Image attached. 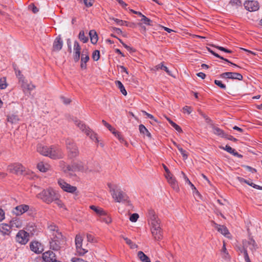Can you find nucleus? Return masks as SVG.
Listing matches in <instances>:
<instances>
[{
	"mask_svg": "<svg viewBox=\"0 0 262 262\" xmlns=\"http://www.w3.org/2000/svg\"><path fill=\"white\" fill-rule=\"evenodd\" d=\"M122 237L125 241L126 243L130 246V248L135 249L137 247V245L134 243L130 239L127 237H124L123 236H122Z\"/></svg>",
	"mask_w": 262,
	"mask_h": 262,
	"instance_id": "nucleus-43",
	"label": "nucleus"
},
{
	"mask_svg": "<svg viewBox=\"0 0 262 262\" xmlns=\"http://www.w3.org/2000/svg\"><path fill=\"white\" fill-rule=\"evenodd\" d=\"M75 124L82 132L84 133L88 136H89L91 139L96 142H98L96 134L95 133L89 126H86L84 123L77 120L75 121Z\"/></svg>",
	"mask_w": 262,
	"mask_h": 262,
	"instance_id": "nucleus-4",
	"label": "nucleus"
},
{
	"mask_svg": "<svg viewBox=\"0 0 262 262\" xmlns=\"http://www.w3.org/2000/svg\"><path fill=\"white\" fill-rule=\"evenodd\" d=\"M220 77L225 79L242 80L243 77L242 74L236 72H225L221 74Z\"/></svg>",
	"mask_w": 262,
	"mask_h": 262,
	"instance_id": "nucleus-12",
	"label": "nucleus"
},
{
	"mask_svg": "<svg viewBox=\"0 0 262 262\" xmlns=\"http://www.w3.org/2000/svg\"><path fill=\"white\" fill-rule=\"evenodd\" d=\"M243 251H244V258H245V260L246 261V262H251L249 257V255H248V254L247 250H244Z\"/></svg>",
	"mask_w": 262,
	"mask_h": 262,
	"instance_id": "nucleus-58",
	"label": "nucleus"
},
{
	"mask_svg": "<svg viewBox=\"0 0 262 262\" xmlns=\"http://www.w3.org/2000/svg\"><path fill=\"white\" fill-rule=\"evenodd\" d=\"M29 7L31 8L32 11L34 13H37L39 11V9L34 4H32L29 5Z\"/></svg>",
	"mask_w": 262,
	"mask_h": 262,
	"instance_id": "nucleus-60",
	"label": "nucleus"
},
{
	"mask_svg": "<svg viewBox=\"0 0 262 262\" xmlns=\"http://www.w3.org/2000/svg\"><path fill=\"white\" fill-rule=\"evenodd\" d=\"M142 113L144 115H146L148 118L154 120L155 121L157 122V120L155 119V117L151 114H150L144 111H143Z\"/></svg>",
	"mask_w": 262,
	"mask_h": 262,
	"instance_id": "nucleus-56",
	"label": "nucleus"
},
{
	"mask_svg": "<svg viewBox=\"0 0 262 262\" xmlns=\"http://www.w3.org/2000/svg\"><path fill=\"white\" fill-rule=\"evenodd\" d=\"M139 129L140 133L146 135L149 138H151V136L150 133L147 130V129L145 127V126L143 124H140L139 126Z\"/></svg>",
	"mask_w": 262,
	"mask_h": 262,
	"instance_id": "nucleus-33",
	"label": "nucleus"
},
{
	"mask_svg": "<svg viewBox=\"0 0 262 262\" xmlns=\"http://www.w3.org/2000/svg\"><path fill=\"white\" fill-rule=\"evenodd\" d=\"M37 150L40 154L53 159L61 158L63 156L61 149L55 146L49 147L46 146L39 145L37 147Z\"/></svg>",
	"mask_w": 262,
	"mask_h": 262,
	"instance_id": "nucleus-1",
	"label": "nucleus"
},
{
	"mask_svg": "<svg viewBox=\"0 0 262 262\" xmlns=\"http://www.w3.org/2000/svg\"><path fill=\"white\" fill-rule=\"evenodd\" d=\"M181 177L183 178L186 183H190V181L183 171H181Z\"/></svg>",
	"mask_w": 262,
	"mask_h": 262,
	"instance_id": "nucleus-55",
	"label": "nucleus"
},
{
	"mask_svg": "<svg viewBox=\"0 0 262 262\" xmlns=\"http://www.w3.org/2000/svg\"><path fill=\"white\" fill-rule=\"evenodd\" d=\"M179 151L181 152L183 157L184 159H186L188 158V155L186 150H184L183 148L179 149Z\"/></svg>",
	"mask_w": 262,
	"mask_h": 262,
	"instance_id": "nucleus-59",
	"label": "nucleus"
},
{
	"mask_svg": "<svg viewBox=\"0 0 262 262\" xmlns=\"http://www.w3.org/2000/svg\"><path fill=\"white\" fill-rule=\"evenodd\" d=\"M81 47L77 41H74V59L75 62L79 61L80 57Z\"/></svg>",
	"mask_w": 262,
	"mask_h": 262,
	"instance_id": "nucleus-18",
	"label": "nucleus"
},
{
	"mask_svg": "<svg viewBox=\"0 0 262 262\" xmlns=\"http://www.w3.org/2000/svg\"><path fill=\"white\" fill-rule=\"evenodd\" d=\"M58 196L59 194L52 188L43 189L37 195L38 199L41 200L43 202L48 204L54 202L55 200H57Z\"/></svg>",
	"mask_w": 262,
	"mask_h": 262,
	"instance_id": "nucleus-2",
	"label": "nucleus"
},
{
	"mask_svg": "<svg viewBox=\"0 0 262 262\" xmlns=\"http://www.w3.org/2000/svg\"><path fill=\"white\" fill-rule=\"evenodd\" d=\"M60 98H61L62 102L66 104H68L71 102V100L69 98H67L63 96L61 97Z\"/></svg>",
	"mask_w": 262,
	"mask_h": 262,
	"instance_id": "nucleus-63",
	"label": "nucleus"
},
{
	"mask_svg": "<svg viewBox=\"0 0 262 262\" xmlns=\"http://www.w3.org/2000/svg\"><path fill=\"white\" fill-rule=\"evenodd\" d=\"M213 224L214 228H215L219 232H220L224 235L228 237V235L230 233L226 227L223 225H219L214 222H213Z\"/></svg>",
	"mask_w": 262,
	"mask_h": 262,
	"instance_id": "nucleus-20",
	"label": "nucleus"
},
{
	"mask_svg": "<svg viewBox=\"0 0 262 262\" xmlns=\"http://www.w3.org/2000/svg\"><path fill=\"white\" fill-rule=\"evenodd\" d=\"M138 256L142 262H151L149 258L142 251L138 252Z\"/></svg>",
	"mask_w": 262,
	"mask_h": 262,
	"instance_id": "nucleus-35",
	"label": "nucleus"
},
{
	"mask_svg": "<svg viewBox=\"0 0 262 262\" xmlns=\"http://www.w3.org/2000/svg\"><path fill=\"white\" fill-rule=\"evenodd\" d=\"M112 19L115 22H116V24L118 25H120V26L125 25L126 26H128V23L127 21H123L122 20H121V19H119L118 18H112Z\"/></svg>",
	"mask_w": 262,
	"mask_h": 262,
	"instance_id": "nucleus-46",
	"label": "nucleus"
},
{
	"mask_svg": "<svg viewBox=\"0 0 262 262\" xmlns=\"http://www.w3.org/2000/svg\"><path fill=\"white\" fill-rule=\"evenodd\" d=\"M213 129V133L219 136L224 137L226 136L225 133L221 128L215 126V125L212 127Z\"/></svg>",
	"mask_w": 262,
	"mask_h": 262,
	"instance_id": "nucleus-32",
	"label": "nucleus"
},
{
	"mask_svg": "<svg viewBox=\"0 0 262 262\" xmlns=\"http://www.w3.org/2000/svg\"><path fill=\"white\" fill-rule=\"evenodd\" d=\"M29 233L21 230L19 231L16 235V241L21 245H25L29 241Z\"/></svg>",
	"mask_w": 262,
	"mask_h": 262,
	"instance_id": "nucleus-9",
	"label": "nucleus"
},
{
	"mask_svg": "<svg viewBox=\"0 0 262 262\" xmlns=\"http://www.w3.org/2000/svg\"><path fill=\"white\" fill-rule=\"evenodd\" d=\"M98 220L102 222H104L106 224H110L112 222V219L109 215L104 211V213L103 215L99 216Z\"/></svg>",
	"mask_w": 262,
	"mask_h": 262,
	"instance_id": "nucleus-27",
	"label": "nucleus"
},
{
	"mask_svg": "<svg viewBox=\"0 0 262 262\" xmlns=\"http://www.w3.org/2000/svg\"><path fill=\"white\" fill-rule=\"evenodd\" d=\"M71 261L72 262H85V260H84L83 259H82L81 258H77V257H73L71 259Z\"/></svg>",
	"mask_w": 262,
	"mask_h": 262,
	"instance_id": "nucleus-64",
	"label": "nucleus"
},
{
	"mask_svg": "<svg viewBox=\"0 0 262 262\" xmlns=\"http://www.w3.org/2000/svg\"><path fill=\"white\" fill-rule=\"evenodd\" d=\"M244 5L245 8L250 12L256 11L259 8V3L256 1H246Z\"/></svg>",
	"mask_w": 262,
	"mask_h": 262,
	"instance_id": "nucleus-11",
	"label": "nucleus"
},
{
	"mask_svg": "<svg viewBox=\"0 0 262 262\" xmlns=\"http://www.w3.org/2000/svg\"><path fill=\"white\" fill-rule=\"evenodd\" d=\"M141 17H142V19L141 20L142 21H143L145 25H147L148 26L151 25V20L150 19H149L148 18L146 17L143 14L142 15V16Z\"/></svg>",
	"mask_w": 262,
	"mask_h": 262,
	"instance_id": "nucleus-48",
	"label": "nucleus"
},
{
	"mask_svg": "<svg viewBox=\"0 0 262 262\" xmlns=\"http://www.w3.org/2000/svg\"><path fill=\"white\" fill-rule=\"evenodd\" d=\"M10 225L11 228H19L22 226V222L19 219L14 217L10 222Z\"/></svg>",
	"mask_w": 262,
	"mask_h": 262,
	"instance_id": "nucleus-25",
	"label": "nucleus"
},
{
	"mask_svg": "<svg viewBox=\"0 0 262 262\" xmlns=\"http://www.w3.org/2000/svg\"><path fill=\"white\" fill-rule=\"evenodd\" d=\"M116 86L119 89L120 92L121 93L124 95L126 96L127 95V92L126 90L125 89V88L122 82L120 81H116L115 82Z\"/></svg>",
	"mask_w": 262,
	"mask_h": 262,
	"instance_id": "nucleus-36",
	"label": "nucleus"
},
{
	"mask_svg": "<svg viewBox=\"0 0 262 262\" xmlns=\"http://www.w3.org/2000/svg\"><path fill=\"white\" fill-rule=\"evenodd\" d=\"M42 258L46 262H52L56 259V256L51 251H48L42 254Z\"/></svg>",
	"mask_w": 262,
	"mask_h": 262,
	"instance_id": "nucleus-19",
	"label": "nucleus"
},
{
	"mask_svg": "<svg viewBox=\"0 0 262 262\" xmlns=\"http://www.w3.org/2000/svg\"><path fill=\"white\" fill-rule=\"evenodd\" d=\"M89 56L88 54V53H84V52L82 53L81 55V65L80 67L81 69H85L86 67V63L89 61Z\"/></svg>",
	"mask_w": 262,
	"mask_h": 262,
	"instance_id": "nucleus-26",
	"label": "nucleus"
},
{
	"mask_svg": "<svg viewBox=\"0 0 262 262\" xmlns=\"http://www.w3.org/2000/svg\"><path fill=\"white\" fill-rule=\"evenodd\" d=\"M205 122L210 125V126L212 128L214 126V124L213 122V121L208 117H207L205 119Z\"/></svg>",
	"mask_w": 262,
	"mask_h": 262,
	"instance_id": "nucleus-54",
	"label": "nucleus"
},
{
	"mask_svg": "<svg viewBox=\"0 0 262 262\" xmlns=\"http://www.w3.org/2000/svg\"><path fill=\"white\" fill-rule=\"evenodd\" d=\"M11 228L10 225L4 223L0 224V232L4 235H9Z\"/></svg>",
	"mask_w": 262,
	"mask_h": 262,
	"instance_id": "nucleus-22",
	"label": "nucleus"
},
{
	"mask_svg": "<svg viewBox=\"0 0 262 262\" xmlns=\"http://www.w3.org/2000/svg\"><path fill=\"white\" fill-rule=\"evenodd\" d=\"M171 125L179 133H182V129L178 124L174 122L171 124Z\"/></svg>",
	"mask_w": 262,
	"mask_h": 262,
	"instance_id": "nucleus-53",
	"label": "nucleus"
},
{
	"mask_svg": "<svg viewBox=\"0 0 262 262\" xmlns=\"http://www.w3.org/2000/svg\"><path fill=\"white\" fill-rule=\"evenodd\" d=\"M83 1L86 7H91L94 3V0H83Z\"/></svg>",
	"mask_w": 262,
	"mask_h": 262,
	"instance_id": "nucleus-52",
	"label": "nucleus"
},
{
	"mask_svg": "<svg viewBox=\"0 0 262 262\" xmlns=\"http://www.w3.org/2000/svg\"><path fill=\"white\" fill-rule=\"evenodd\" d=\"M87 167L81 162H74L71 165H68L64 168L63 170L64 172H67L69 171H81L86 172L87 171Z\"/></svg>",
	"mask_w": 262,
	"mask_h": 262,
	"instance_id": "nucleus-6",
	"label": "nucleus"
},
{
	"mask_svg": "<svg viewBox=\"0 0 262 262\" xmlns=\"http://www.w3.org/2000/svg\"><path fill=\"white\" fill-rule=\"evenodd\" d=\"M156 69H161L165 71L169 75L172 76V75L171 73V72L168 70V68L163 65V63L161 62L160 64H158L156 67Z\"/></svg>",
	"mask_w": 262,
	"mask_h": 262,
	"instance_id": "nucleus-41",
	"label": "nucleus"
},
{
	"mask_svg": "<svg viewBox=\"0 0 262 262\" xmlns=\"http://www.w3.org/2000/svg\"><path fill=\"white\" fill-rule=\"evenodd\" d=\"M75 241L77 252L79 255H83L88 252V251L82 248L83 241L82 237L80 235H77Z\"/></svg>",
	"mask_w": 262,
	"mask_h": 262,
	"instance_id": "nucleus-13",
	"label": "nucleus"
},
{
	"mask_svg": "<svg viewBox=\"0 0 262 262\" xmlns=\"http://www.w3.org/2000/svg\"><path fill=\"white\" fill-rule=\"evenodd\" d=\"M18 117L17 115H11L7 117V121L11 123H15L18 121Z\"/></svg>",
	"mask_w": 262,
	"mask_h": 262,
	"instance_id": "nucleus-42",
	"label": "nucleus"
},
{
	"mask_svg": "<svg viewBox=\"0 0 262 262\" xmlns=\"http://www.w3.org/2000/svg\"><path fill=\"white\" fill-rule=\"evenodd\" d=\"M55 236L51 237L50 242V248L54 251H58L61 248L62 243L63 242V236L61 233H57Z\"/></svg>",
	"mask_w": 262,
	"mask_h": 262,
	"instance_id": "nucleus-5",
	"label": "nucleus"
},
{
	"mask_svg": "<svg viewBox=\"0 0 262 262\" xmlns=\"http://www.w3.org/2000/svg\"><path fill=\"white\" fill-rule=\"evenodd\" d=\"M166 257L168 259L169 262H172L174 260V257L171 253H168L166 255Z\"/></svg>",
	"mask_w": 262,
	"mask_h": 262,
	"instance_id": "nucleus-57",
	"label": "nucleus"
},
{
	"mask_svg": "<svg viewBox=\"0 0 262 262\" xmlns=\"http://www.w3.org/2000/svg\"><path fill=\"white\" fill-rule=\"evenodd\" d=\"M167 181L173 189L177 191L179 190V186L174 178H170Z\"/></svg>",
	"mask_w": 262,
	"mask_h": 262,
	"instance_id": "nucleus-37",
	"label": "nucleus"
},
{
	"mask_svg": "<svg viewBox=\"0 0 262 262\" xmlns=\"http://www.w3.org/2000/svg\"><path fill=\"white\" fill-rule=\"evenodd\" d=\"M147 217L148 220L150 221L151 220H155L158 217L157 214H156L155 211L150 209L148 211Z\"/></svg>",
	"mask_w": 262,
	"mask_h": 262,
	"instance_id": "nucleus-39",
	"label": "nucleus"
},
{
	"mask_svg": "<svg viewBox=\"0 0 262 262\" xmlns=\"http://www.w3.org/2000/svg\"><path fill=\"white\" fill-rule=\"evenodd\" d=\"M21 82V87L23 91L25 94L27 92H30L31 91L34 90L35 88V85L31 83H28L24 80V79H20Z\"/></svg>",
	"mask_w": 262,
	"mask_h": 262,
	"instance_id": "nucleus-17",
	"label": "nucleus"
},
{
	"mask_svg": "<svg viewBox=\"0 0 262 262\" xmlns=\"http://www.w3.org/2000/svg\"><path fill=\"white\" fill-rule=\"evenodd\" d=\"M150 222L151 225V228H161L160 221L158 217L155 220L150 221Z\"/></svg>",
	"mask_w": 262,
	"mask_h": 262,
	"instance_id": "nucleus-40",
	"label": "nucleus"
},
{
	"mask_svg": "<svg viewBox=\"0 0 262 262\" xmlns=\"http://www.w3.org/2000/svg\"><path fill=\"white\" fill-rule=\"evenodd\" d=\"M67 148L68 150V157L73 159L77 157L79 155V150L76 144L71 140L66 141Z\"/></svg>",
	"mask_w": 262,
	"mask_h": 262,
	"instance_id": "nucleus-7",
	"label": "nucleus"
},
{
	"mask_svg": "<svg viewBox=\"0 0 262 262\" xmlns=\"http://www.w3.org/2000/svg\"><path fill=\"white\" fill-rule=\"evenodd\" d=\"M79 39L83 43H86L88 41V37L85 36L83 31H81L79 34Z\"/></svg>",
	"mask_w": 262,
	"mask_h": 262,
	"instance_id": "nucleus-45",
	"label": "nucleus"
},
{
	"mask_svg": "<svg viewBox=\"0 0 262 262\" xmlns=\"http://www.w3.org/2000/svg\"><path fill=\"white\" fill-rule=\"evenodd\" d=\"M7 87L6 79L5 77L0 78V89H4Z\"/></svg>",
	"mask_w": 262,
	"mask_h": 262,
	"instance_id": "nucleus-47",
	"label": "nucleus"
},
{
	"mask_svg": "<svg viewBox=\"0 0 262 262\" xmlns=\"http://www.w3.org/2000/svg\"><path fill=\"white\" fill-rule=\"evenodd\" d=\"M214 83L216 85L219 86L220 88L223 89H226V86L225 84L222 83V81L218 80H215Z\"/></svg>",
	"mask_w": 262,
	"mask_h": 262,
	"instance_id": "nucleus-51",
	"label": "nucleus"
},
{
	"mask_svg": "<svg viewBox=\"0 0 262 262\" xmlns=\"http://www.w3.org/2000/svg\"><path fill=\"white\" fill-rule=\"evenodd\" d=\"M139 216L138 215V214L137 213H133L131 215V216H130L129 217V220L132 222H136L138 219L139 218Z\"/></svg>",
	"mask_w": 262,
	"mask_h": 262,
	"instance_id": "nucleus-50",
	"label": "nucleus"
},
{
	"mask_svg": "<svg viewBox=\"0 0 262 262\" xmlns=\"http://www.w3.org/2000/svg\"><path fill=\"white\" fill-rule=\"evenodd\" d=\"M239 181L241 182H244V183H246L247 184L253 187L254 188H256L257 189L262 190V186H260L259 185H256V184L253 183L252 182H250L249 180H246L244 178H240Z\"/></svg>",
	"mask_w": 262,
	"mask_h": 262,
	"instance_id": "nucleus-34",
	"label": "nucleus"
},
{
	"mask_svg": "<svg viewBox=\"0 0 262 262\" xmlns=\"http://www.w3.org/2000/svg\"><path fill=\"white\" fill-rule=\"evenodd\" d=\"M91 41L93 44H96L98 41V35L94 30H90L89 32Z\"/></svg>",
	"mask_w": 262,
	"mask_h": 262,
	"instance_id": "nucleus-29",
	"label": "nucleus"
},
{
	"mask_svg": "<svg viewBox=\"0 0 262 262\" xmlns=\"http://www.w3.org/2000/svg\"><path fill=\"white\" fill-rule=\"evenodd\" d=\"M63 41L61 36L58 35L54 40L53 45V51L55 52L59 51L62 48Z\"/></svg>",
	"mask_w": 262,
	"mask_h": 262,
	"instance_id": "nucleus-16",
	"label": "nucleus"
},
{
	"mask_svg": "<svg viewBox=\"0 0 262 262\" xmlns=\"http://www.w3.org/2000/svg\"><path fill=\"white\" fill-rule=\"evenodd\" d=\"M37 168L41 172H46L49 169V165L48 164H45L43 162H39L37 164Z\"/></svg>",
	"mask_w": 262,
	"mask_h": 262,
	"instance_id": "nucleus-38",
	"label": "nucleus"
},
{
	"mask_svg": "<svg viewBox=\"0 0 262 262\" xmlns=\"http://www.w3.org/2000/svg\"><path fill=\"white\" fill-rule=\"evenodd\" d=\"M103 124L107 127L109 130L112 132V133L116 137H118L119 140H123L121 137L119 135V133L115 130V129L108 123H107L105 120H103L102 121Z\"/></svg>",
	"mask_w": 262,
	"mask_h": 262,
	"instance_id": "nucleus-24",
	"label": "nucleus"
},
{
	"mask_svg": "<svg viewBox=\"0 0 262 262\" xmlns=\"http://www.w3.org/2000/svg\"><path fill=\"white\" fill-rule=\"evenodd\" d=\"M30 249L36 253L42 252V249L41 244L37 242H32L30 244Z\"/></svg>",
	"mask_w": 262,
	"mask_h": 262,
	"instance_id": "nucleus-21",
	"label": "nucleus"
},
{
	"mask_svg": "<svg viewBox=\"0 0 262 262\" xmlns=\"http://www.w3.org/2000/svg\"><path fill=\"white\" fill-rule=\"evenodd\" d=\"M58 184L60 188L66 192L74 193L77 190L76 187L71 185L62 179H59Z\"/></svg>",
	"mask_w": 262,
	"mask_h": 262,
	"instance_id": "nucleus-8",
	"label": "nucleus"
},
{
	"mask_svg": "<svg viewBox=\"0 0 262 262\" xmlns=\"http://www.w3.org/2000/svg\"><path fill=\"white\" fill-rule=\"evenodd\" d=\"M107 185L110 188L113 198L116 202H125L128 201V198L127 195L120 189L118 188L116 185L109 183Z\"/></svg>",
	"mask_w": 262,
	"mask_h": 262,
	"instance_id": "nucleus-3",
	"label": "nucleus"
},
{
	"mask_svg": "<svg viewBox=\"0 0 262 262\" xmlns=\"http://www.w3.org/2000/svg\"><path fill=\"white\" fill-rule=\"evenodd\" d=\"M118 67L120 68L121 73H125L126 75L128 74V71L125 67L123 66H119Z\"/></svg>",
	"mask_w": 262,
	"mask_h": 262,
	"instance_id": "nucleus-62",
	"label": "nucleus"
},
{
	"mask_svg": "<svg viewBox=\"0 0 262 262\" xmlns=\"http://www.w3.org/2000/svg\"><path fill=\"white\" fill-rule=\"evenodd\" d=\"M92 58L94 60L97 61L100 58V52L98 50H95L92 55Z\"/></svg>",
	"mask_w": 262,
	"mask_h": 262,
	"instance_id": "nucleus-49",
	"label": "nucleus"
},
{
	"mask_svg": "<svg viewBox=\"0 0 262 262\" xmlns=\"http://www.w3.org/2000/svg\"><path fill=\"white\" fill-rule=\"evenodd\" d=\"M90 208L92 209L94 212L97 215L99 216L100 215H103L104 213V210L98 207L95 205H91L90 206Z\"/></svg>",
	"mask_w": 262,
	"mask_h": 262,
	"instance_id": "nucleus-28",
	"label": "nucleus"
},
{
	"mask_svg": "<svg viewBox=\"0 0 262 262\" xmlns=\"http://www.w3.org/2000/svg\"><path fill=\"white\" fill-rule=\"evenodd\" d=\"M223 149L231 154L233 152L234 150L233 148L228 145H226L225 148H223Z\"/></svg>",
	"mask_w": 262,
	"mask_h": 262,
	"instance_id": "nucleus-61",
	"label": "nucleus"
},
{
	"mask_svg": "<svg viewBox=\"0 0 262 262\" xmlns=\"http://www.w3.org/2000/svg\"><path fill=\"white\" fill-rule=\"evenodd\" d=\"M151 233L156 240H160L162 238V231L161 228H151Z\"/></svg>",
	"mask_w": 262,
	"mask_h": 262,
	"instance_id": "nucleus-23",
	"label": "nucleus"
},
{
	"mask_svg": "<svg viewBox=\"0 0 262 262\" xmlns=\"http://www.w3.org/2000/svg\"><path fill=\"white\" fill-rule=\"evenodd\" d=\"M29 209V206L25 204H22L15 207L12 212L17 216L20 215L27 212Z\"/></svg>",
	"mask_w": 262,
	"mask_h": 262,
	"instance_id": "nucleus-15",
	"label": "nucleus"
},
{
	"mask_svg": "<svg viewBox=\"0 0 262 262\" xmlns=\"http://www.w3.org/2000/svg\"><path fill=\"white\" fill-rule=\"evenodd\" d=\"M229 4H230L233 7H236V8H238L242 6V3L241 0H230L229 2Z\"/></svg>",
	"mask_w": 262,
	"mask_h": 262,
	"instance_id": "nucleus-44",
	"label": "nucleus"
},
{
	"mask_svg": "<svg viewBox=\"0 0 262 262\" xmlns=\"http://www.w3.org/2000/svg\"><path fill=\"white\" fill-rule=\"evenodd\" d=\"M244 247H248L252 251H255L258 248V246L255 241L252 238H249L248 240L245 239L243 241Z\"/></svg>",
	"mask_w": 262,
	"mask_h": 262,
	"instance_id": "nucleus-14",
	"label": "nucleus"
},
{
	"mask_svg": "<svg viewBox=\"0 0 262 262\" xmlns=\"http://www.w3.org/2000/svg\"><path fill=\"white\" fill-rule=\"evenodd\" d=\"M8 170L10 173L15 174H22L25 170V168L21 164L14 163L8 166Z\"/></svg>",
	"mask_w": 262,
	"mask_h": 262,
	"instance_id": "nucleus-10",
	"label": "nucleus"
},
{
	"mask_svg": "<svg viewBox=\"0 0 262 262\" xmlns=\"http://www.w3.org/2000/svg\"><path fill=\"white\" fill-rule=\"evenodd\" d=\"M49 230L51 232V236H55L57 233H61L58 231V228L55 225H51L48 227Z\"/></svg>",
	"mask_w": 262,
	"mask_h": 262,
	"instance_id": "nucleus-30",
	"label": "nucleus"
},
{
	"mask_svg": "<svg viewBox=\"0 0 262 262\" xmlns=\"http://www.w3.org/2000/svg\"><path fill=\"white\" fill-rule=\"evenodd\" d=\"M221 255L223 258L225 260L230 259V256L227 250L225 242H224L223 248L221 250Z\"/></svg>",
	"mask_w": 262,
	"mask_h": 262,
	"instance_id": "nucleus-31",
	"label": "nucleus"
}]
</instances>
